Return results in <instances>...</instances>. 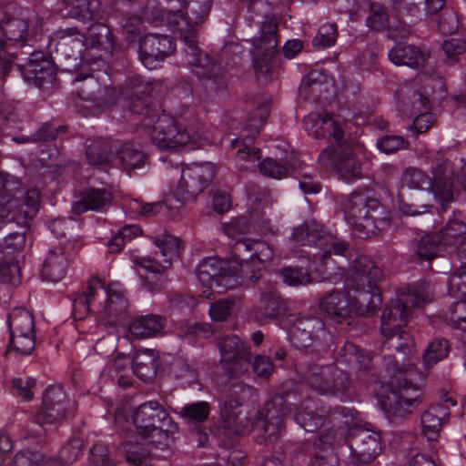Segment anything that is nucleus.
<instances>
[{"label":"nucleus","instance_id":"27","mask_svg":"<svg viewBox=\"0 0 466 466\" xmlns=\"http://www.w3.org/2000/svg\"><path fill=\"white\" fill-rule=\"evenodd\" d=\"M106 294L101 318L108 324H116L127 312L128 303L125 289L119 282H111L106 287Z\"/></svg>","mask_w":466,"mask_h":466},{"label":"nucleus","instance_id":"25","mask_svg":"<svg viewBox=\"0 0 466 466\" xmlns=\"http://www.w3.org/2000/svg\"><path fill=\"white\" fill-rule=\"evenodd\" d=\"M155 244L160 250L164 262L160 263L148 257H143L137 258V263L147 271L161 273L170 265L171 260L179 255L181 242L177 237L164 234L155 239Z\"/></svg>","mask_w":466,"mask_h":466},{"label":"nucleus","instance_id":"3","mask_svg":"<svg viewBox=\"0 0 466 466\" xmlns=\"http://www.w3.org/2000/svg\"><path fill=\"white\" fill-rule=\"evenodd\" d=\"M251 389L242 383L233 384L229 387L225 400L220 405L218 424L219 438H235L248 433L251 430L264 434L265 441H272L281 430L287 409L283 407L279 398L266 403L263 410H243L240 397Z\"/></svg>","mask_w":466,"mask_h":466},{"label":"nucleus","instance_id":"8","mask_svg":"<svg viewBox=\"0 0 466 466\" xmlns=\"http://www.w3.org/2000/svg\"><path fill=\"white\" fill-rule=\"evenodd\" d=\"M428 290L408 288L398 293L397 298L387 307L381 317V334L386 338L383 347L395 349L399 352L410 354L413 341L401 330L410 315L411 308H420L430 301Z\"/></svg>","mask_w":466,"mask_h":466},{"label":"nucleus","instance_id":"37","mask_svg":"<svg viewBox=\"0 0 466 466\" xmlns=\"http://www.w3.org/2000/svg\"><path fill=\"white\" fill-rule=\"evenodd\" d=\"M315 410V404L312 401H308L295 413L296 422L306 431L313 432L324 423V410H321V413L313 414Z\"/></svg>","mask_w":466,"mask_h":466},{"label":"nucleus","instance_id":"6","mask_svg":"<svg viewBox=\"0 0 466 466\" xmlns=\"http://www.w3.org/2000/svg\"><path fill=\"white\" fill-rule=\"evenodd\" d=\"M211 0H183L178 7L170 9L165 16L167 28L187 45V62L195 67L198 77L212 78L216 66L207 54L197 46L198 32L207 20Z\"/></svg>","mask_w":466,"mask_h":466},{"label":"nucleus","instance_id":"48","mask_svg":"<svg viewBox=\"0 0 466 466\" xmlns=\"http://www.w3.org/2000/svg\"><path fill=\"white\" fill-rule=\"evenodd\" d=\"M345 360L350 364L358 365L360 369L367 370L370 357L364 355L360 350L352 343H347L342 349Z\"/></svg>","mask_w":466,"mask_h":466},{"label":"nucleus","instance_id":"14","mask_svg":"<svg viewBox=\"0 0 466 466\" xmlns=\"http://www.w3.org/2000/svg\"><path fill=\"white\" fill-rule=\"evenodd\" d=\"M210 163H193L182 167L178 182L173 188L174 198L185 204L194 201L208 187L214 177Z\"/></svg>","mask_w":466,"mask_h":466},{"label":"nucleus","instance_id":"56","mask_svg":"<svg viewBox=\"0 0 466 466\" xmlns=\"http://www.w3.org/2000/svg\"><path fill=\"white\" fill-rule=\"evenodd\" d=\"M0 279L2 281L13 285L20 281V268L16 262L11 261L0 266Z\"/></svg>","mask_w":466,"mask_h":466},{"label":"nucleus","instance_id":"30","mask_svg":"<svg viewBox=\"0 0 466 466\" xmlns=\"http://www.w3.org/2000/svg\"><path fill=\"white\" fill-rule=\"evenodd\" d=\"M68 9V15L82 22L103 19V10L98 0H62Z\"/></svg>","mask_w":466,"mask_h":466},{"label":"nucleus","instance_id":"13","mask_svg":"<svg viewBox=\"0 0 466 466\" xmlns=\"http://www.w3.org/2000/svg\"><path fill=\"white\" fill-rule=\"evenodd\" d=\"M343 208L347 223L365 237L375 234L387 219L385 208L363 194H352Z\"/></svg>","mask_w":466,"mask_h":466},{"label":"nucleus","instance_id":"15","mask_svg":"<svg viewBox=\"0 0 466 466\" xmlns=\"http://www.w3.org/2000/svg\"><path fill=\"white\" fill-rule=\"evenodd\" d=\"M40 193L32 188L26 191L22 202L10 194L9 184L0 192V229L9 221L18 224L26 223L32 219L38 211Z\"/></svg>","mask_w":466,"mask_h":466},{"label":"nucleus","instance_id":"57","mask_svg":"<svg viewBox=\"0 0 466 466\" xmlns=\"http://www.w3.org/2000/svg\"><path fill=\"white\" fill-rule=\"evenodd\" d=\"M87 160L93 165H102L108 160V153L98 142L90 145L86 152Z\"/></svg>","mask_w":466,"mask_h":466},{"label":"nucleus","instance_id":"55","mask_svg":"<svg viewBox=\"0 0 466 466\" xmlns=\"http://www.w3.org/2000/svg\"><path fill=\"white\" fill-rule=\"evenodd\" d=\"M42 461L40 452L25 451L18 452L8 466H40Z\"/></svg>","mask_w":466,"mask_h":466},{"label":"nucleus","instance_id":"54","mask_svg":"<svg viewBox=\"0 0 466 466\" xmlns=\"http://www.w3.org/2000/svg\"><path fill=\"white\" fill-rule=\"evenodd\" d=\"M35 386V380L33 378H15L12 380V387L15 394L22 397L25 400L33 399V388Z\"/></svg>","mask_w":466,"mask_h":466},{"label":"nucleus","instance_id":"12","mask_svg":"<svg viewBox=\"0 0 466 466\" xmlns=\"http://www.w3.org/2000/svg\"><path fill=\"white\" fill-rule=\"evenodd\" d=\"M133 423L141 437L149 439L152 444L160 448L169 445L171 434L177 430L167 411L157 401L139 405L133 412Z\"/></svg>","mask_w":466,"mask_h":466},{"label":"nucleus","instance_id":"1","mask_svg":"<svg viewBox=\"0 0 466 466\" xmlns=\"http://www.w3.org/2000/svg\"><path fill=\"white\" fill-rule=\"evenodd\" d=\"M432 180L420 169L406 168L399 181L396 200L400 211L407 216H418L430 212L431 198L442 206L453 198L452 181L457 180L466 187V165L462 174L454 175L451 163L442 160L432 168Z\"/></svg>","mask_w":466,"mask_h":466},{"label":"nucleus","instance_id":"62","mask_svg":"<svg viewBox=\"0 0 466 466\" xmlns=\"http://www.w3.org/2000/svg\"><path fill=\"white\" fill-rule=\"evenodd\" d=\"M213 208L218 214L227 212L231 206L230 196L226 192H216L213 196Z\"/></svg>","mask_w":466,"mask_h":466},{"label":"nucleus","instance_id":"18","mask_svg":"<svg viewBox=\"0 0 466 466\" xmlns=\"http://www.w3.org/2000/svg\"><path fill=\"white\" fill-rule=\"evenodd\" d=\"M309 387L319 394L343 393L349 384L345 372L335 365L311 367L307 375Z\"/></svg>","mask_w":466,"mask_h":466},{"label":"nucleus","instance_id":"43","mask_svg":"<svg viewBox=\"0 0 466 466\" xmlns=\"http://www.w3.org/2000/svg\"><path fill=\"white\" fill-rule=\"evenodd\" d=\"M154 351L148 349H142L136 352L132 363L133 370L141 380H146L153 366Z\"/></svg>","mask_w":466,"mask_h":466},{"label":"nucleus","instance_id":"34","mask_svg":"<svg viewBox=\"0 0 466 466\" xmlns=\"http://www.w3.org/2000/svg\"><path fill=\"white\" fill-rule=\"evenodd\" d=\"M230 146L233 148H238L235 157L237 168L241 171L254 170L261 157L260 150L257 147L244 145L238 137L231 139Z\"/></svg>","mask_w":466,"mask_h":466},{"label":"nucleus","instance_id":"2","mask_svg":"<svg viewBox=\"0 0 466 466\" xmlns=\"http://www.w3.org/2000/svg\"><path fill=\"white\" fill-rule=\"evenodd\" d=\"M382 271L374 262L361 256L355 259L346 273V292H331L320 299V309L336 321L341 322L352 313L375 310L381 303L377 283L382 279Z\"/></svg>","mask_w":466,"mask_h":466},{"label":"nucleus","instance_id":"59","mask_svg":"<svg viewBox=\"0 0 466 466\" xmlns=\"http://www.w3.org/2000/svg\"><path fill=\"white\" fill-rule=\"evenodd\" d=\"M442 49L446 56L451 59L459 56L466 50V42L461 38H450L444 41Z\"/></svg>","mask_w":466,"mask_h":466},{"label":"nucleus","instance_id":"58","mask_svg":"<svg viewBox=\"0 0 466 466\" xmlns=\"http://www.w3.org/2000/svg\"><path fill=\"white\" fill-rule=\"evenodd\" d=\"M253 371L259 377H268L274 370V365L268 357L257 355L252 361Z\"/></svg>","mask_w":466,"mask_h":466},{"label":"nucleus","instance_id":"24","mask_svg":"<svg viewBox=\"0 0 466 466\" xmlns=\"http://www.w3.org/2000/svg\"><path fill=\"white\" fill-rule=\"evenodd\" d=\"M304 130L312 137L319 139L331 137L336 142L343 140L344 131L339 125L324 111H315L307 115L303 119Z\"/></svg>","mask_w":466,"mask_h":466},{"label":"nucleus","instance_id":"64","mask_svg":"<svg viewBox=\"0 0 466 466\" xmlns=\"http://www.w3.org/2000/svg\"><path fill=\"white\" fill-rule=\"evenodd\" d=\"M91 456L95 466H114L106 457V449L101 445L93 448Z\"/></svg>","mask_w":466,"mask_h":466},{"label":"nucleus","instance_id":"38","mask_svg":"<svg viewBox=\"0 0 466 466\" xmlns=\"http://www.w3.org/2000/svg\"><path fill=\"white\" fill-rule=\"evenodd\" d=\"M445 414L441 406L431 408L421 415L422 432L429 441H435L441 426L440 414Z\"/></svg>","mask_w":466,"mask_h":466},{"label":"nucleus","instance_id":"22","mask_svg":"<svg viewBox=\"0 0 466 466\" xmlns=\"http://www.w3.org/2000/svg\"><path fill=\"white\" fill-rule=\"evenodd\" d=\"M175 49V43L169 36L149 34L140 41L139 57L145 67L153 69L158 61L173 54Z\"/></svg>","mask_w":466,"mask_h":466},{"label":"nucleus","instance_id":"5","mask_svg":"<svg viewBox=\"0 0 466 466\" xmlns=\"http://www.w3.org/2000/svg\"><path fill=\"white\" fill-rule=\"evenodd\" d=\"M292 238L296 243L306 246H317L321 249V254H315V259L309 264L311 273L301 268H286L282 270L283 280L289 286L305 285L322 280H332L328 275L329 263L328 258L333 255H343L348 248V244L339 240L333 234L324 230L322 225L316 221L306 222L292 233Z\"/></svg>","mask_w":466,"mask_h":466},{"label":"nucleus","instance_id":"61","mask_svg":"<svg viewBox=\"0 0 466 466\" xmlns=\"http://www.w3.org/2000/svg\"><path fill=\"white\" fill-rule=\"evenodd\" d=\"M123 449L126 453L127 461L129 463L139 464L146 458V453L142 447L139 445L125 443Z\"/></svg>","mask_w":466,"mask_h":466},{"label":"nucleus","instance_id":"52","mask_svg":"<svg viewBox=\"0 0 466 466\" xmlns=\"http://www.w3.org/2000/svg\"><path fill=\"white\" fill-rule=\"evenodd\" d=\"M279 307L277 298L274 296H263L260 299L257 319L259 321H267L276 316Z\"/></svg>","mask_w":466,"mask_h":466},{"label":"nucleus","instance_id":"17","mask_svg":"<svg viewBox=\"0 0 466 466\" xmlns=\"http://www.w3.org/2000/svg\"><path fill=\"white\" fill-rule=\"evenodd\" d=\"M319 163L327 170H335L346 183H353L362 176L359 160L350 150L340 147L324 149L319 157Z\"/></svg>","mask_w":466,"mask_h":466},{"label":"nucleus","instance_id":"11","mask_svg":"<svg viewBox=\"0 0 466 466\" xmlns=\"http://www.w3.org/2000/svg\"><path fill=\"white\" fill-rule=\"evenodd\" d=\"M252 20L261 24L258 35L254 39V67L258 77L269 75L268 61L275 55L279 44L277 19L270 12V5L264 0H252L248 6Z\"/></svg>","mask_w":466,"mask_h":466},{"label":"nucleus","instance_id":"49","mask_svg":"<svg viewBox=\"0 0 466 466\" xmlns=\"http://www.w3.org/2000/svg\"><path fill=\"white\" fill-rule=\"evenodd\" d=\"M367 25L373 30H382L390 26L389 15L380 5H370V15L366 20Z\"/></svg>","mask_w":466,"mask_h":466},{"label":"nucleus","instance_id":"60","mask_svg":"<svg viewBox=\"0 0 466 466\" xmlns=\"http://www.w3.org/2000/svg\"><path fill=\"white\" fill-rule=\"evenodd\" d=\"M75 226L76 221L73 219L57 218L50 223L49 228L54 235L62 238L70 235L69 230L73 229Z\"/></svg>","mask_w":466,"mask_h":466},{"label":"nucleus","instance_id":"53","mask_svg":"<svg viewBox=\"0 0 466 466\" xmlns=\"http://www.w3.org/2000/svg\"><path fill=\"white\" fill-rule=\"evenodd\" d=\"M376 145L385 154H391L408 147V143L400 136H386L379 139Z\"/></svg>","mask_w":466,"mask_h":466},{"label":"nucleus","instance_id":"42","mask_svg":"<svg viewBox=\"0 0 466 466\" xmlns=\"http://www.w3.org/2000/svg\"><path fill=\"white\" fill-rule=\"evenodd\" d=\"M448 341L442 339H433L425 350L423 362L426 367H431L438 361L443 360L449 353Z\"/></svg>","mask_w":466,"mask_h":466},{"label":"nucleus","instance_id":"10","mask_svg":"<svg viewBox=\"0 0 466 466\" xmlns=\"http://www.w3.org/2000/svg\"><path fill=\"white\" fill-rule=\"evenodd\" d=\"M438 235L442 245L456 249L461 259V266L448 279L447 287L449 294L459 299L455 306L458 320L466 323V223L450 219Z\"/></svg>","mask_w":466,"mask_h":466},{"label":"nucleus","instance_id":"35","mask_svg":"<svg viewBox=\"0 0 466 466\" xmlns=\"http://www.w3.org/2000/svg\"><path fill=\"white\" fill-rule=\"evenodd\" d=\"M28 25L21 18H12L4 22L0 27V38L3 40L2 50L5 57H9L5 47L11 42L24 41L27 34Z\"/></svg>","mask_w":466,"mask_h":466},{"label":"nucleus","instance_id":"47","mask_svg":"<svg viewBox=\"0 0 466 466\" xmlns=\"http://www.w3.org/2000/svg\"><path fill=\"white\" fill-rule=\"evenodd\" d=\"M80 454V444L78 441H74L65 445L60 451V460L49 459L45 461V466H64L76 460Z\"/></svg>","mask_w":466,"mask_h":466},{"label":"nucleus","instance_id":"20","mask_svg":"<svg viewBox=\"0 0 466 466\" xmlns=\"http://www.w3.org/2000/svg\"><path fill=\"white\" fill-rule=\"evenodd\" d=\"M420 396V388L405 379L403 384L390 389L387 395L381 398L380 403L387 413L403 417L418 405Z\"/></svg>","mask_w":466,"mask_h":466},{"label":"nucleus","instance_id":"41","mask_svg":"<svg viewBox=\"0 0 466 466\" xmlns=\"http://www.w3.org/2000/svg\"><path fill=\"white\" fill-rule=\"evenodd\" d=\"M441 246L438 234H427L419 240L416 254L420 259L431 260L439 255Z\"/></svg>","mask_w":466,"mask_h":466},{"label":"nucleus","instance_id":"21","mask_svg":"<svg viewBox=\"0 0 466 466\" xmlns=\"http://www.w3.org/2000/svg\"><path fill=\"white\" fill-rule=\"evenodd\" d=\"M69 401L61 387H49L43 398V405L36 413V422L47 430L48 426H56L66 415Z\"/></svg>","mask_w":466,"mask_h":466},{"label":"nucleus","instance_id":"63","mask_svg":"<svg viewBox=\"0 0 466 466\" xmlns=\"http://www.w3.org/2000/svg\"><path fill=\"white\" fill-rule=\"evenodd\" d=\"M90 302L84 296L80 295L73 301V314L75 319H83L89 311Z\"/></svg>","mask_w":466,"mask_h":466},{"label":"nucleus","instance_id":"32","mask_svg":"<svg viewBox=\"0 0 466 466\" xmlns=\"http://www.w3.org/2000/svg\"><path fill=\"white\" fill-rule=\"evenodd\" d=\"M389 59L396 66L420 68L427 59L426 54L411 45H398L388 54Z\"/></svg>","mask_w":466,"mask_h":466},{"label":"nucleus","instance_id":"36","mask_svg":"<svg viewBox=\"0 0 466 466\" xmlns=\"http://www.w3.org/2000/svg\"><path fill=\"white\" fill-rule=\"evenodd\" d=\"M116 159L122 168L131 170L144 166L146 155L134 144L125 143L116 151Z\"/></svg>","mask_w":466,"mask_h":466},{"label":"nucleus","instance_id":"46","mask_svg":"<svg viewBox=\"0 0 466 466\" xmlns=\"http://www.w3.org/2000/svg\"><path fill=\"white\" fill-rule=\"evenodd\" d=\"M337 26L335 24L326 23L322 25L313 39V45L319 48H325L335 44L337 39Z\"/></svg>","mask_w":466,"mask_h":466},{"label":"nucleus","instance_id":"51","mask_svg":"<svg viewBox=\"0 0 466 466\" xmlns=\"http://www.w3.org/2000/svg\"><path fill=\"white\" fill-rule=\"evenodd\" d=\"M232 308L233 300L228 299L218 300L211 304L209 316L213 321H224L230 316Z\"/></svg>","mask_w":466,"mask_h":466},{"label":"nucleus","instance_id":"16","mask_svg":"<svg viewBox=\"0 0 466 466\" xmlns=\"http://www.w3.org/2000/svg\"><path fill=\"white\" fill-rule=\"evenodd\" d=\"M8 324L11 333L9 351L17 355H30L35 346V324L31 313L17 308L9 314Z\"/></svg>","mask_w":466,"mask_h":466},{"label":"nucleus","instance_id":"44","mask_svg":"<svg viewBox=\"0 0 466 466\" xmlns=\"http://www.w3.org/2000/svg\"><path fill=\"white\" fill-rule=\"evenodd\" d=\"M209 412L210 407L207 401H198L185 405L179 414L188 421L201 422L208 419Z\"/></svg>","mask_w":466,"mask_h":466},{"label":"nucleus","instance_id":"50","mask_svg":"<svg viewBox=\"0 0 466 466\" xmlns=\"http://www.w3.org/2000/svg\"><path fill=\"white\" fill-rule=\"evenodd\" d=\"M258 167L261 174L275 179H281L288 174V168L272 158L264 159Z\"/></svg>","mask_w":466,"mask_h":466},{"label":"nucleus","instance_id":"29","mask_svg":"<svg viewBox=\"0 0 466 466\" xmlns=\"http://www.w3.org/2000/svg\"><path fill=\"white\" fill-rule=\"evenodd\" d=\"M333 87L332 80L320 70H311L299 86V94L307 100H317Z\"/></svg>","mask_w":466,"mask_h":466},{"label":"nucleus","instance_id":"7","mask_svg":"<svg viewBox=\"0 0 466 466\" xmlns=\"http://www.w3.org/2000/svg\"><path fill=\"white\" fill-rule=\"evenodd\" d=\"M130 110L141 115L140 124L148 132L152 143L160 150L178 152L195 149L208 142L198 132L177 123L166 114L157 115L140 98L130 105Z\"/></svg>","mask_w":466,"mask_h":466},{"label":"nucleus","instance_id":"26","mask_svg":"<svg viewBox=\"0 0 466 466\" xmlns=\"http://www.w3.org/2000/svg\"><path fill=\"white\" fill-rule=\"evenodd\" d=\"M349 447L360 461L369 462L381 452V437L378 432L360 429L350 439Z\"/></svg>","mask_w":466,"mask_h":466},{"label":"nucleus","instance_id":"4","mask_svg":"<svg viewBox=\"0 0 466 466\" xmlns=\"http://www.w3.org/2000/svg\"><path fill=\"white\" fill-rule=\"evenodd\" d=\"M252 253L249 259L252 265L257 268H264L273 258V249L263 241L242 242L236 248V258L232 261L221 260L217 258H207L198 266L197 278L199 284L204 289L199 294L200 297L211 299L215 285L218 292L235 288L238 284V274L242 268L240 258L243 253Z\"/></svg>","mask_w":466,"mask_h":466},{"label":"nucleus","instance_id":"45","mask_svg":"<svg viewBox=\"0 0 466 466\" xmlns=\"http://www.w3.org/2000/svg\"><path fill=\"white\" fill-rule=\"evenodd\" d=\"M28 72L34 76L36 81L43 82L53 78L55 68L52 63L47 59H42L41 61L30 59Z\"/></svg>","mask_w":466,"mask_h":466},{"label":"nucleus","instance_id":"40","mask_svg":"<svg viewBox=\"0 0 466 466\" xmlns=\"http://www.w3.org/2000/svg\"><path fill=\"white\" fill-rule=\"evenodd\" d=\"M269 102L264 101L253 111L245 124L246 137L254 138L258 135L263 124L266 122L269 113Z\"/></svg>","mask_w":466,"mask_h":466},{"label":"nucleus","instance_id":"33","mask_svg":"<svg viewBox=\"0 0 466 466\" xmlns=\"http://www.w3.org/2000/svg\"><path fill=\"white\" fill-rule=\"evenodd\" d=\"M112 199V195L106 189L90 188L85 191L80 201L73 206L75 213H82L88 210L97 211L107 206Z\"/></svg>","mask_w":466,"mask_h":466},{"label":"nucleus","instance_id":"31","mask_svg":"<svg viewBox=\"0 0 466 466\" xmlns=\"http://www.w3.org/2000/svg\"><path fill=\"white\" fill-rule=\"evenodd\" d=\"M68 266V258L65 252L60 248L52 249L44 261L42 277L50 282L60 281L66 275Z\"/></svg>","mask_w":466,"mask_h":466},{"label":"nucleus","instance_id":"9","mask_svg":"<svg viewBox=\"0 0 466 466\" xmlns=\"http://www.w3.org/2000/svg\"><path fill=\"white\" fill-rule=\"evenodd\" d=\"M50 43L55 46L58 55L66 59L74 60L76 66H79L93 61V49L111 47L113 39L109 27L102 23H96L88 29L87 35L76 27L59 29L53 33Z\"/></svg>","mask_w":466,"mask_h":466},{"label":"nucleus","instance_id":"39","mask_svg":"<svg viewBox=\"0 0 466 466\" xmlns=\"http://www.w3.org/2000/svg\"><path fill=\"white\" fill-rule=\"evenodd\" d=\"M222 230L230 241L235 242L233 249L235 256L238 245L242 242H248V240L245 239L244 237L249 232V225L243 218H233L230 221L224 223L222 225Z\"/></svg>","mask_w":466,"mask_h":466},{"label":"nucleus","instance_id":"19","mask_svg":"<svg viewBox=\"0 0 466 466\" xmlns=\"http://www.w3.org/2000/svg\"><path fill=\"white\" fill-rule=\"evenodd\" d=\"M221 362L227 373L238 376L248 370L251 353L245 348L242 339L234 334L227 335L218 343Z\"/></svg>","mask_w":466,"mask_h":466},{"label":"nucleus","instance_id":"23","mask_svg":"<svg viewBox=\"0 0 466 466\" xmlns=\"http://www.w3.org/2000/svg\"><path fill=\"white\" fill-rule=\"evenodd\" d=\"M291 342L298 348H307L314 339H326L329 334L324 329V323L317 318H298L289 329Z\"/></svg>","mask_w":466,"mask_h":466},{"label":"nucleus","instance_id":"28","mask_svg":"<svg viewBox=\"0 0 466 466\" xmlns=\"http://www.w3.org/2000/svg\"><path fill=\"white\" fill-rule=\"evenodd\" d=\"M166 319L159 315H146L133 319L128 326L130 336L135 339H147L162 335Z\"/></svg>","mask_w":466,"mask_h":466}]
</instances>
